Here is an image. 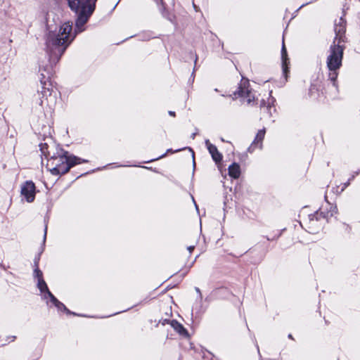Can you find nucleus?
<instances>
[{
	"label": "nucleus",
	"instance_id": "f257e3e1",
	"mask_svg": "<svg viewBox=\"0 0 360 360\" xmlns=\"http://www.w3.org/2000/svg\"><path fill=\"white\" fill-rule=\"evenodd\" d=\"M70 11L74 13L75 29L72 22L67 21L62 24L58 30L50 31L46 39V49L49 63L40 61L41 90L38 89L35 95L37 103L39 105L44 103V98L51 96V77L53 73V65L60 60L67 48L72 42L77 34L86 30V24L96 9L97 0H66Z\"/></svg>",
	"mask_w": 360,
	"mask_h": 360
},
{
	"label": "nucleus",
	"instance_id": "f03ea898",
	"mask_svg": "<svg viewBox=\"0 0 360 360\" xmlns=\"http://www.w3.org/2000/svg\"><path fill=\"white\" fill-rule=\"evenodd\" d=\"M335 37L333 44L330 47V54L327 58V67L330 70L339 69L342 65L344 47L340 44L344 41L345 32L344 22L335 27Z\"/></svg>",
	"mask_w": 360,
	"mask_h": 360
},
{
	"label": "nucleus",
	"instance_id": "7ed1b4c3",
	"mask_svg": "<svg viewBox=\"0 0 360 360\" xmlns=\"http://www.w3.org/2000/svg\"><path fill=\"white\" fill-rule=\"evenodd\" d=\"M233 100L240 98L241 102L246 101L250 105L255 101V95L250 89V83L248 80H241L238 89L230 95Z\"/></svg>",
	"mask_w": 360,
	"mask_h": 360
},
{
	"label": "nucleus",
	"instance_id": "20e7f679",
	"mask_svg": "<svg viewBox=\"0 0 360 360\" xmlns=\"http://www.w3.org/2000/svg\"><path fill=\"white\" fill-rule=\"evenodd\" d=\"M35 185L32 181H26L21 186L20 193L27 202H32L35 198Z\"/></svg>",
	"mask_w": 360,
	"mask_h": 360
},
{
	"label": "nucleus",
	"instance_id": "39448f33",
	"mask_svg": "<svg viewBox=\"0 0 360 360\" xmlns=\"http://www.w3.org/2000/svg\"><path fill=\"white\" fill-rule=\"evenodd\" d=\"M65 160H67V151H65L63 148H58L56 153H53L48 160L47 166L58 167Z\"/></svg>",
	"mask_w": 360,
	"mask_h": 360
},
{
	"label": "nucleus",
	"instance_id": "423d86ee",
	"mask_svg": "<svg viewBox=\"0 0 360 360\" xmlns=\"http://www.w3.org/2000/svg\"><path fill=\"white\" fill-rule=\"evenodd\" d=\"M48 299H49V302H51V305L54 306L58 311H64L67 314H72L75 315V312L71 311L69 310L65 305L59 301L53 294L51 292H49L48 293Z\"/></svg>",
	"mask_w": 360,
	"mask_h": 360
},
{
	"label": "nucleus",
	"instance_id": "0eeeda50",
	"mask_svg": "<svg viewBox=\"0 0 360 360\" xmlns=\"http://www.w3.org/2000/svg\"><path fill=\"white\" fill-rule=\"evenodd\" d=\"M205 145L213 160L216 163L220 162L222 160V155L219 152L217 148L211 143L208 139L205 140Z\"/></svg>",
	"mask_w": 360,
	"mask_h": 360
},
{
	"label": "nucleus",
	"instance_id": "6e6552de",
	"mask_svg": "<svg viewBox=\"0 0 360 360\" xmlns=\"http://www.w3.org/2000/svg\"><path fill=\"white\" fill-rule=\"evenodd\" d=\"M265 132V129H262L258 131L252 145L248 148L249 152H252L254 148L257 147V146H259V148H262V141L264 138Z\"/></svg>",
	"mask_w": 360,
	"mask_h": 360
},
{
	"label": "nucleus",
	"instance_id": "1a4fd4ad",
	"mask_svg": "<svg viewBox=\"0 0 360 360\" xmlns=\"http://www.w3.org/2000/svg\"><path fill=\"white\" fill-rule=\"evenodd\" d=\"M281 59H282V68L283 72L285 77H287V72L288 71V64L290 63L289 58L287 54V50L284 44V39H283V44L281 48Z\"/></svg>",
	"mask_w": 360,
	"mask_h": 360
},
{
	"label": "nucleus",
	"instance_id": "9d476101",
	"mask_svg": "<svg viewBox=\"0 0 360 360\" xmlns=\"http://www.w3.org/2000/svg\"><path fill=\"white\" fill-rule=\"evenodd\" d=\"M329 212H328L326 214H324L323 212L317 211L314 214L309 215V223L310 226H309V229L312 228L316 225V224L319 221L321 218L325 219L328 217Z\"/></svg>",
	"mask_w": 360,
	"mask_h": 360
},
{
	"label": "nucleus",
	"instance_id": "9b49d317",
	"mask_svg": "<svg viewBox=\"0 0 360 360\" xmlns=\"http://www.w3.org/2000/svg\"><path fill=\"white\" fill-rule=\"evenodd\" d=\"M49 169L53 175H63L69 172L70 166L68 165L67 162H64L58 167H53Z\"/></svg>",
	"mask_w": 360,
	"mask_h": 360
},
{
	"label": "nucleus",
	"instance_id": "f8f14e48",
	"mask_svg": "<svg viewBox=\"0 0 360 360\" xmlns=\"http://www.w3.org/2000/svg\"><path fill=\"white\" fill-rule=\"evenodd\" d=\"M37 286L39 291L43 293L42 298L46 300V304L49 305V302L48 301V293L51 292L47 286L46 283L44 278L37 280Z\"/></svg>",
	"mask_w": 360,
	"mask_h": 360
},
{
	"label": "nucleus",
	"instance_id": "ddd939ff",
	"mask_svg": "<svg viewBox=\"0 0 360 360\" xmlns=\"http://www.w3.org/2000/svg\"><path fill=\"white\" fill-rule=\"evenodd\" d=\"M169 325L180 335L184 337H187L188 335L187 330L184 327L182 324L179 323L177 321L172 320L171 321H169Z\"/></svg>",
	"mask_w": 360,
	"mask_h": 360
},
{
	"label": "nucleus",
	"instance_id": "4468645a",
	"mask_svg": "<svg viewBox=\"0 0 360 360\" xmlns=\"http://www.w3.org/2000/svg\"><path fill=\"white\" fill-rule=\"evenodd\" d=\"M67 162L68 165L70 166V169L72 167H74L76 165L82 163V162H88L87 160L82 159L79 157H77L75 155H68V153L67 152Z\"/></svg>",
	"mask_w": 360,
	"mask_h": 360
},
{
	"label": "nucleus",
	"instance_id": "2eb2a0df",
	"mask_svg": "<svg viewBox=\"0 0 360 360\" xmlns=\"http://www.w3.org/2000/svg\"><path fill=\"white\" fill-rule=\"evenodd\" d=\"M229 175L233 179L239 178L240 175V167L238 163L233 162L229 165Z\"/></svg>",
	"mask_w": 360,
	"mask_h": 360
},
{
	"label": "nucleus",
	"instance_id": "dca6fc26",
	"mask_svg": "<svg viewBox=\"0 0 360 360\" xmlns=\"http://www.w3.org/2000/svg\"><path fill=\"white\" fill-rule=\"evenodd\" d=\"M328 68L330 71H331V72L329 74V79L332 82L333 86L337 89L338 88V84H337V78H338L337 70L338 69L330 70L328 67Z\"/></svg>",
	"mask_w": 360,
	"mask_h": 360
},
{
	"label": "nucleus",
	"instance_id": "f3484780",
	"mask_svg": "<svg viewBox=\"0 0 360 360\" xmlns=\"http://www.w3.org/2000/svg\"><path fill=\"white\" fill-rule=\"evenodd\" d=\"M40 150L41 154L44 155L46 158L51 157L50 152L48 150L49 146L47 143H41L39 145Z\"/></svg>",
	"mask_w": 360,
	"mask_h": 360
},
{
	"label": "nucleus",
	"instance_id": "a211bd4d",
	"mask_svg": "<svg viewBox=\"0 0 360 360\" xmlns=\"http://www.w3.org/2000/svg\"><path fill=\"white\" fill-rule=\"evenodd\" d=\"M181 149H177V150H175L174 151H173V150H172V149H171V148L167 149L165 153H164V154L161 155L160 156H159V157H158V158H155L151 159V160H148V161H146V163H148V162H153V161H155V160H159V159H161V158H162L165 157V156H166V155H167V153H176V152H179V151H181Z\"/></svg>",
	"mask_w": 360,
	"mask_h": 360
},
{
	"label": "nucleus",
	"instance_id": "6ab92c4d",
	"mask_svg": "<svg viewBox=\"0 0 360 360\" xmlns=\"http://www.w3.org/2000/svg\"><path fill=\"white\" fill-rule=\"evenodd\" d=\"M261 108H263L264 110H266V112L269 114L270 116H272V112H271L272 109L274 110V111H276L275 108L274 106L272 107L269 103L268 104V105L266 106L264 105V101L261 103Z\"/></svg>",
	"mask_w": 360,
	"mask_h": 360
},
{
	"label": "nucleus",
	"instance_id": "aec40b11",
	"mask_svg": "<svg viewBox=\"0 0 360 360\" xmlns=\"http://www.w3.org/2000/svg\"><path fill=\"white\" fill-rule=\"evenodd\" d=\"M33 276H34V278H37V280H39L40 278H43V273L39 269V266H37V268H34V272H33Z\"/></svg>",
	"mask_w": 360,
	"mask_h": 360
},
{
	"label": "nucleus",
	"instance_id": "412c9836",
	"mask_svg": "<svg viewBox=\"0 0 360 360\" xmlns=\"http://www.w3.org/2000/svg\"><path fill=\"white\" fill-rule=\"evenodd\" d=\"M153 1L159 6V9H160V12L162 13V15H165L164 11L165 10V6L163 0H153Z\"/></svg>",
	"mask_w": 360,
	"mask_h": 360
},
{
	"label": "nucleus",
	"instance_id": "4be33fe9",
	"mask_svg": "<svg viewBox=\"0 0 360 360\" xmlns=\"http://www.w3.org/2000/svg\"><path fill=\"white\" fill-rule=\"evenodd\" d=\"M39 259H40V254H39L37 256H36L34 259V268H37V266H39Z\"/></svg>",
	"mask_w": 360,
	"mask_h": 360
},
{
	"label": "nucleus",
	"instance_id": "5701e85b",
	"mask_svg": "<svg viewBox=\"0 0 360 360\" xmlns=\"http://www.w3.org/2000/svg\"><path fill=\"white\" fill-rule=\"evenodd\" d=\"M360 173V170L354 172L353 174L351 175V177L349 179V180L352 181L356 176H357Z\"/></svg>",
	"mask_w": 360,
	"mask_h": 360
},
{
	"label": "nucleus",
	"instance_id": "b1692460",
	"mask_svg": "<svg viewBox=\"0 0 360 360\" xmlns=\"http://www.w3.org/2000/svg\"><path fill=\"white\" fill-rule=\"evenodd\" d=\"M350 180L348 179V181L342 184V188L341 189V191H343L347 186L350 184Z\"/></svg>",
	"mask_w": 360,
	"mask_h": 360
},
{
	"label": "nucleus",
	"instance_id": "393cba45",
	"mask_svg": "<svg viewBox=\"0 0 360 360\" xmlns=\"http://www.w3.org/2000/svg\"><path fill=\"white\" fill-rule=\"evenodd\" d=\"M172 320H169V319H163L162 321H160V323H161L163 326H165V324H169V321H171Z\"/></svg>",
	"mask_w": 360,
	"mask_h": 360
},
{
	"label": "nucleus",
	"instance_id": "a878e982",
	"mask_svg": "<svg viewBox=\"0 0 360 360\" xmlns=\"http://www.w3.org/2000/svg\"><path fill=\"white\" fill-rule=\"evenodd\" d=\"M46 233H47V226H45L44 229V239H43V244H45L46 238Z\"/></svg>",
	"mask_w": 360,
	"mask_h": 360
},
{
	"label": "nucleus",
	"instance_id": "bb28decb",
	"mask_svg": "<svg viewBox=\"0 0 360 360\" xmlns=\"http://www.w3.org/2000/svg\"><path fill=\"white\" fill-rule=\"evenodd\" d=\"M195 291L199 294V297H200V299H202V294H201V292H200V288H198V287H195Z\"/></svg>",
	"mask_w": 360,
	"mask_h": 360
},
{
	"label": "nucleus",
	"instance_id": "cd10ccee",
	"mask_svg": "<svg viewBox=\"0 0 360 360\" xmlns=\"http://www.w3.org/2000/svg\"><path fill=\"white\" fill-rule=\"evenodd\" d=\"M284 230H285V229H283V231H284ZM282 231H283V230H282V231H281V232H280L277 236H275L274 237H273V238H271V240H276V239H278V238L281 236V233H282Z\"/></svg>",
	"mask_w": 360,
	"mask_h": 360
},
{
	"label": "nucleus",
	"instance_id": "c85d7f7f",
	"mask_svg": "<svg viewBox=\"0 0 360 360\" xmlns=\"http://www.w3.org/2000/svg\"><path fill=\"white\" fill-rule=\"evenodd\" d=\"M284 230H285V229H283V231H284ZM282 231H283V230H282V231H281V232H280L277 236H275L274 237H273V238H271V240H276V239H278V238L281 236V233H282Z\"/></svg>",
	"mask_w": 360,
	"mask_h": 360
},
{
	"label": "nucleus",
	"instance_id": "c756f323",
	"mask_svg": "<svg viewBox=\"0 0 360 360\" xmlns=\"http://www.w3.org/2000/svg\"><path fill=\"white\" fill-rule=\"evenodd\" d=\"M284 230H285V229H283V231H284ZM282 231H283V230H282V231H281V232H280L277 236H275L274 237H273V238H271V240H276V239H278V238L281 236V233H282Z\"/></svg>",
	"mask_w": 360,
	"mask_h": 360
},
{
	"label": "nucleus",
	"instance_id": "7c9ffc66",
	"mask_svg": "<svg viewBox=\"0 0 360 360\" xmlns=\"http://www.w3.org/2000/svg\"><path fill=\"white\" fill-rule=\"evenodd\" d=\"M195 248V246L194 245H191V246H188L187 248L188 250L189 251L190 253L192 252V251L194 250Z\"/></svg>",
	"mask_w": 360,
	"mask_h": 360
},
{
	"label": "nucleus",
	"instance_id": "2f4dec72",
	"mask_svg": "<svg viewBox=\"0 0 360 360\" xmlns=\"http://www.w3.org/2000/svg\"><path fill=\"white\" fill-rule=\"evenodd\" d=\"M336 211H337V207H335L332 210H330V217H332L333 215V213L336 212Z\"/></svg>",
	"mask_w": 360,
	"mask_h": 360
},
{
	"label": "nucleus",
	"instance_id": "473e14b6",
	"mask_svg": "<svg viewBox=\"0 0 360 360\" xmlns=\"http://www.w3.org/2000/svg\"><path fill=\"white\" fill-rule=\"evenodd\" d=\"M169 115L171 116H175V112L174 111H169Z\"/></svg>",
	"mask_w": 360,
	"mask_h": 360
},
{
	"label": "nucleus",
	"instance_id": "72a5a7b5",
	"mask_svg": "<svg viewBox=\"0 0 360 360\" xmlns=\"http://www.w3.org/2000/svg\"><path fill=\"white\" fill-rule=\"evenodd\" d=\"M196 134H197V132H194V133H193V134H191V137L193 139H195V136H196Z\"/></svg>",
	"mask_w": 360,
	"mask_h": 360
},
{
	"label": "nucleus",
	"instance_id": "f704fd0d",
	"mask_svg": "<svg viewBox=\"0 0 360 360\" xmlns=\"http://www.w3.org/2000/svg\"><path fill=\"white\" fill-rule=\"evenodd\" d=\"M189 150L192 152L193 158L194 159V152H193V150L191 148H189Z\"/></svg>",
	"mask_w": 360,
	"mask_h": 360
},
{
	"label": "nucleus",
	"instance_id": "c9c22d12",
	"mask_svg": "<svg viewBox=\"0 0 360 360\" xmlns=\"http://www.w3.org/2000/svg\"><path fill=\"white\" fill-rule=\"evenodd\" d=\"M288 338H290V339H293L292 335L291 334H289V335H288Z\"/></svg>",
	"mask_w": 360,
	"mask_h": 360
},
{
	"label": "nucleus",
	"instance_id": "e433bc0d",
	"mask_svg": "<svg viewBox=\"0 0 360 360\" xmlns=\"http://www.w3.org/2000/svg\"><path fill=\"white\" fill-rule=\"evenodd\" d=\"M11 338V341H14V340L15 339V336H13Z\"/></svg>",
	"mask_w": 360,
	"mask_h": 360
},
{
	"label": "nucleus",
	"instance_id": "4c0bfd02",
	"mask_svg": "<svg viewBox=\"0 0 360 360\" xmlns=\"http://www.w3.org/2000/svg\"><path fill=\"white\" fill-rule=\"evenodd\" d=\"M266 239H267L268 240H271V238H269L268 236H266Z\"/></svg>",
	"mask_w": 360,
	"mask_h": 360
},
{
	"label": "nucleus",
	"instance_id": "58836bf2",
	"mask_svg": "<svg viewBox=\"0 0 360 360\" xmlns=\"http://www.w3.org/2000/svg\"><path fill=\"white\" fill-rule=\"evenodd\" d=\"M0 266L3 267L4 269H5L4 266H3L2 264H0Z\"/></svg>",
	"mask_w": 360,
	"mask_h": 360
},
{
	"label": "nucleus",
	"instance_id": "ea45409f",
	"mask_svg": "<svg viewBox=\"0 0 360 360\" xmlns=\"http://www.w3.org/2000/svg\"><path fill=\"white\" fill-rule=\"evenodd\" d=\"M360 1V0H359Z\"/></svg>",
	"mask_w": 360,
	"mask_h": 360
}]
</instances>
